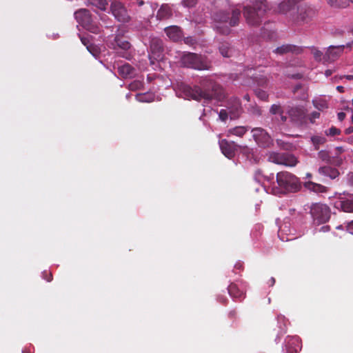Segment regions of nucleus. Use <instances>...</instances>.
Listing matches in <instances>:
<instances>
[{
    "instance_id": "nucleus-61",
    "label": "nucleus",
    "mask_w": 353,
    "mask_h": 353,
    "mask_svg": "<svg viewBox=\"0 0 353 353\" xmlns=\"http://www.w3.org/2000/svg\"><path fill=\"white\" fill-rule=\"evenodd\" d=\"M347 142H348L350 144H351V145H353V137H350V138H348V139H347Z\"/></svg>"
},
{
    "instance_id": "nucleus-17",
    "label": "nucleus",
    "mask_w": 353,
    "mask_h": 353,
    "mask_svg": "<svg viewBox=\"0 0 353 353\" xmlns=\"http://www.w3.org/2000/svg\"><path fill=\"white\" fill-rule=\"evenodd\" d=\"M288 114L291 119L299 125L305 123V113L303 108L294 107L289 110Z\"/></svg>"
},
{
    "instance_id": "nucleus-62",
    "label": "nucleus",
    "mask_w": 353,
    "mask_h": 353,
    "mask_svg": "<svg viewBox=\"0 0 353 353\" xmlns=\"http://www.w3.org/2000/svg\"><path fill=\"white\" fill-rule=\"evenodd\" d=\"M280 115H281V119L282 121L285 122L287 119V117L283 115V114H280Z\"/></svg>"
},
{
    "instance_id": "nucleus-13",
    "label": "nucleus",
    "mask_w": 353,
    "mask_h": 353,
    "mask_svg": "<svg viewBox=\"0 0 353 353\" xmlns=\"http://www.w3.org/2000/svg\"><path fill=\"white\" fill-rule=\"evenodd\" d=\"M345 46H330L323 56L324 62L331 63L338 59L342 54Z\"/></svg>"
},
{
    "instance_id": "nucleus-5",
    "label": "nucleus",
    "mask_w": 353,
    "mask_h": 353,
    "mask_svg": "<svg viewBox=\"0 0 353 353\" xmlns=\"http://www.w3.org/2000/svg\"><path fill=\"white\" fill-rule=\"evenodd\" d=\"M268 161L287 167H294L298 163L297 158L289 152H272L268 154Z\"/></svg>"
},
{
    "instance_id": "nucleus-55",
    "label": "nucleus",
    "mask_w": 353,
    "mask_h": 353,
    "mask_svg": "<svg viewBox=\"0 0 353 353\" xmlns=\"http://www.w3.org/2000/svg\"><path fill=\"white\" fill-rule=\"evenodd\" d=\"M45 279L48 282L51 281L52 280V274L50 272L48 273V275L46 277H45Z\"/></svg>"
},
{
    "instance_id": "nucleus-45",
    "label": "nucleus",
    "mask_w": 353,
    "mask_h": 353,
    "mask_svg": "<svg viewBox=\"0 0 353 353\" xmlns=\"http://www.w3.org/2000/svg\"><path fill=\"white\" fill-rule=\"evenodd\" d=\"M81 41L82 42V43L85 46L87 47V46H89L90 44H92L90 41H89V39L88 37H81Z\"/></svg>"
},
{
    "instance_id": "nucleus-4",
    "label": "nucleus",
    "mask_w": 353,
    "mask_h": 353,
    "mask_svg": "<svg viewBox=\"0 0 353 353\" xmlns=\"http://www.w3.org/2000/svg\"><path fill=\"white\" fill-rule=\"evenodd\" d=\"M276 179L279 188L288 192H296L301 188L299 178L287 171L278 172Z\"/></svg>"
},
{
    "instance_id": "nucleus-19",
    "label": "nucleus",
    "mask_w": 353,
    "mask_h": 353,
    "mask_svg": "<svg viewBox=\"0 0 353 353\" xmlns=\"http://www.w3.org/2000/svg\"><path fill=\"white\" fill-rule=\"evenodd\" d=\"M302 50H303L301 47L291 44H285L276 48L274 50V52L280 55H283L289 52L300 54L302 52Z\"/></svg>"
},
{
    "instance_id": "nucleus-21",
    "label": "nucleus",
    "mask_w": 353,
    "mask_h": 353,
    "mask_svg": "<svg viewBox=\"0 0 353 353\" xmlns=\"http://www.w3.org/2000/svg\"><path fill=\"white\" fill-rule=\"evenodd\" d=\"M318 173L320 175L329 177L331 179H335L340 174L339 171L336 168L328 165L320 167L318 169Z\"/></svg>"
},
{
    "instance_id": "nucleus-28",
    "label": "nucleus",
    "mask_w": 353,
    "mask_h": 353,
    "mask_svg": "<svg viewBox=\"0 0 353 353\" xmlns=\"http://www.w3.org/2000/svg\"><path fill=\"white\" fill-rule=\"evenodd\" d=\"M295 3L294 0L283 1L279 5V12L283 14L286 13L294 8Z\"/></svg>"
},
{
    "instance_id": "nucleus-36",
    "label": "nucleus",
    "mask_w": 353,
    "mask_h": 353,
    "mask_svg": "<svg viewBox=\"0 0 353 353\" xmlns=\"http://www.w3.org/2000/svg\"><path fill=\"white\" fill-rule=\"evenodd\" d=\"M341 132V130L339 128H336L334 126H332L330 129L325 131V134L327 136H331L334 137L335 135H339Z\"/></svg>"
},
{
    "instance_id": "nucleus-35",
    "label": "nucleus",
    "mask_w": 353,
    "mask_h": 353,
    "mask_svg": "<svg viewBox=\"0 0 353 353\" xmlns=\"http://www.w3.org/2000/svg\"><path fill=\"white\" fill-rule=\"evenodd\" d=\"M88 3L95 6L100 9H105V7L107 4L105 0H88Z\"/></svg>"
},
{
    "instance_id": "nucleus-32",
    "label": "nucleus",
    "mask_w": 353,
    "mask_h": 353,
    "mask_svg": "<svg viewBox=\"0 0 353 353\" xmlns=\"http://www.w3.org/2000/svg\"><path fill=\"white\" fill-rule=\"evenodd\" d=\"M215 29L221 34L228 35L230 33V27L225 24L219 23L215 26Z\"/></svg>"
},
{
    "instance_id": "nucleus-31",
    "label": "nucleus",
    "mask_w": 353,
    "mask_h": 353,
    "mask_svg": "<svg viewBox=\"0 0 353 353\" xmlns=\"http://www.w3.org/2000/svg\"><path fill=\"white\" fill-rule=\"evenodd\" d=\"M318 157L323 161H325L329 164H332L333 158L330 155V152L327 150H321L318 153Z\"/></svg>"
},
{
    "instance_id": "nucleus-42",
    "label": "nucleus",
    "mask_w": 353,
    "mask_h": 353,
    "mask_svg": "<svg viewBox=\"0 0 353 353\" xmlns=\"http://www.w3.org/2000/svg\"><path fill=\"white\" fill-rule=\"evenodd\" d=\"M320 117V112L317 111H314L312 112L309 116L308 119L310 121V123H314L315 121V119H319Z\"/></svg>"
},
{
    "instance_id": "nucleus-3",
    "label": "nucleus",
    "mask_w": 353,
    "mask_h": 353,
    "mask_svg": "<svg viewBox=\"0 0 353 353\" xmlns=\"http://www.w3.org/2000/svg\"><path fill=\"white\" fill-rule=\"evenodd\" d=\"M181 62L183 66L197 70H205L211 68V62L201 54L193 52L184 53Z\"/></svg>"
},
{
    "instance_id": "nucleus-26",
    "label": "nucleus",
    "mask_w": 353,
    "mask_h": 353,
    "mask_svg": "<svg viewBox=\"0 0 353 353\" xmlns=\"http://www.w3.org/2000/svg\"><path fill=\"white\" fill-rule=\"evenodd\" d=\"M304 187L308 190L316 193H325L327 191V187L319 183H314L312 181L305 182L304 183Z\"/></svg>"
},
{
    "instance_id": "nucleus-40",
    "label": "nucleus",
    "mask_w": 353,
    "mask_h": 353,
    "mask_svg": "<svg viewBox=\"0 0 353 353\" xmlns=\"http://www.w3.org/2000/svg\"><path fill=\"white\" fill-rule=\"evenodd\" d=\"M85 28L88 30L90 32L97 34L99 32L100 29L97 26L93 25L92 22H90V25L88 26H84Z\"/></svg>"
},
{
    "instance_id": "nucleus-16",
    "label": "nucleus",
    "mask_w": 353,
    "mask_h": 353,
    "mask_svg": "<svg viewBox=\"0 0 353 353\" xmlns=\"http://www.w3.org/2000/svg\"><path fill=\"white\" fill-rule=\"evenodd\" d=\"M74 17L77 22L83 27L90 25L92 17L89 10L86 9H79L74 12Z\"/></svg>"
},
{
    "instance_id": "nucleus-23",
    "label": "nucleus",
    "mask_w": 353,
    "mask_h": 353,
    "mask_svg": "<svg viewBox=\"0 0 353 353\" xmlns=\"http://www.w3.org/2000/svg\"><path fill=\"white\" fill-rule=\"evenodd\" d=\"M229 294L235 299L241 300L245 297V292L240 290L236 284L232 283L228 288Z\"/></svg>"
},
{
    "instance_id": "nucleus-8",
    "label": "nucleus",
    "mask_w": 353,
    "mask_h": 353,
    "mask_svg": "<svg viewBox=\"0 0 353 353\" xmlns=\"http://www.w3.org/2000/svg\"><path fill=\"white\" fill-rule=\"evenodd\" d=\"M316 15V10L313 8L305 4H301L297 8V17L296 21L300 23H309Z\"/></svg>"
},
{
    "instance_id": "nucleus-56",
    "label": "nucleus",
    "mask_w": 353,
    "mask_h": 353,
    "mask_svg": "<svg viewBox=\"0 0 353 353\" xmlns=\"http://www.w3.org/2000/svg\"><path fill=\"white\" fill-rule=\"evenodd\" d=\"M325 74L326 77H330L332 74V71L331 70H327L325 72Z\"/></svg>"
},
{
    "instance_id": "nucleus-15",
    "label": "nucleus",
    "mask_w": 353,
    "mask_h": 353,
    "mask_svg": "<svg viewBox=\"0 0 353 353\" xmlns=\"http://www.w3.org/2000/svg\"><path fill=\"white\" fill-rule=\"evenodd\" d=\"M111 48L117 50L118 49H121L124 51H127L131 47L130 43L125 39L123 34H117L114 40L110 43Z\"/></svg>"
},
{
    "instance_id": "nucleus-37",
    "label": "nucleus",
    "mask_w": 353,
    "mask_h": 353,
    "mask_svg": "<svg viewBox=\"0 0 353 353\" xmlns=\"http://www.w3.org/2000/svg\"><path fill=\"white\" fill-rule=\"evenodd\" d=\"M270 112L272 114H282L283 111L280 105L273 104L270 110Z\"/></svg>"
},
{
    "instance_id": "nucleus-1",
    "label": "nucleus",
    "mask_w": 353,
    "mask_h": 353,
    "mask_svg": "<svg viewBox=\"0 0 353 353\" xmlns=\"http://www.w3.org/2000/svg\"><path fill=\"white\" fill-rule=\"evenodd\" d=\"M200 86L191 87L181 83L179 85V92L185 99H192L196 101L201 99L221 101L224 99L225 94L223 88L208 77H201L199 81Z\"/></svg>"
},
{
    "instance_id": "nucleus-64",
    "label": "nucleus",
    "mask_w": 353,
    "mask_h": 353,
    "mask_svg": "<svg viewBox=\"0 0 353 353\" xmlns=\"http://www.w3.org/2000/svg\"><path fill=\"white\" fill-rule=\"evenodd\" d=\"M311 177H312V174H310V173L306 174V178H311Z\"/></svg>"
},
{
    "instance_id": "nucleus-12",
    "label": "nucleus",
    "mask_w": 353,
    "mask_h": 353,
    "mask_svg": "<svg viewBox=\"0 0 353 353\" xmlns=\"http://www.w3.org/2000/svg\"><path fill=\"white\" fill-rule=\"evenodd\" d=\"M231 119H236L239 117L242 112L241 101L236 97L230 98L226 105Z\"/></svg>"
},
{
    "instance_id": "nucleus-52",
    "label": "nucleus",
    "mask_w": 353,
    "mask_h": 353,
    "mask_svg": "<svg viewBox=\"0 0 353 353\" xmlns=\"http://www.w3.org/2000/svg\"><path fill=\"white\" fill-rule=\"evenodd\" d=\"M352 132H353V127H349V128H346L345 130V133L346 134H350Z\"/></svg>"
},
{
    "instance_id": "nucleus-27",
    "label": "nucleus",
    "mask_w": 353,
    "mask_h": 353,
    "mask_svg": "<svg viewBox=\"0 0 353 353\" xmlns=\"http://www.w3.org/2000/svg\"><path fill=\"white\" fill-rule=\"evenodd\" d=\"M248 131V128L245 126H236L228 130L227 136L234 135L242 137Z\"/></svg>"
},
{
    "instance_id": "nucleus-53",
    "label": "nucleus",
    "mask_w": 353,
    "mask_h": 353,
    "mask_svg": "<svg viewBox=\"0 0 353 353\" xmlns=\"http://www.w3.org/2000/svg\"><path fill=\"white\" fill-rule=\"evenodd\" d=\"M302 88V85L301 84H297L294 86V92H296L299 89H301Z\"/></svg>"
},
{
    "instance_id": "nucleus-47",
    "label": "nucleus",
    "mask_w": 353,
    "mask_h": 353,
    "mask_svg": "<svg viewBox=\"0 0 353 353\" xmlns=\"http://www.w3.org/2000/svg\"><path fill=\"white\" fill-rule=\"evenodd\" d=\"M347 182L350 185H353V172H350L347 174Z\"/></svg>"
},
{
    "instance_id": "nucleus-43",
    "label": "nucleus",
    "mask_w": 353,
    "mask_h": 353,
    "mask_svg": "<svg viewBox=\"0 0 353 353\" xmlns=\"http://www.w3.org/2000/svg\"><path fill=\"white\" fill-rule=\"evenodd\" d=\"M88 50L94 56H97L99 53V50L95 46L90 44L87 46Z\"/></svg>"
},
{
    "instance_id": "nucleus-22",
    "label": "nucleus",
    "mask_w": 353,
    "mask_h": 353,
    "mask_svg": "<svg viewBox=\"0 0 353 353\" xmlns=\"http://www.w3.org/2000/svg\"><path fill=\"white\" fill-rule=\"evenodd\" d=\"M150 49L152 54H158L163 51V42L159 37H150Z\"/></svg>"
},
{
    "instance_id": "nucleus-49",
    "label": "nucleus",
    "mask_w": 353,
    "mask_h": 353,
    "mask_svg": "<svg viewBox=\"0 0 353 353\" xmlns=\"http://www.w3.org/2000/svg\"><path fill=\"white\" fill-rule=\"evenodd\" d=\"M337 117H338V119L340 121H342L345 119V114L343 112H340L338 113L337 114Z\"/></svg>"
},
{
    "instance_id": "nucleus-44",
    "label": "nucleus",
    "mask_w": 353,
    "mask_h": 353,
    "mask_svg": "<svg viewBox=\"0 0 353 353\" xmlns=\"http://www.w3.org/2000/svg\"><path fill=\"white\" fill-rule=\"evenodd\" d=\"M184 42L185 43L191 46L195 43V40L192 37H188L184 38Z\"/></svg>"
},
{
    "instance_id": "nucleus-57",
    "label": "nucleus",
    "mask_w": 353,
    "mask_h": 353,
    "mask_svg": "<svg viewBox=\"0 0 353 353\" xmlns=\"http://www.w3.org/2000/svg\"><path fill=\"white\" fill-rule=\"evenodd\" d=\"M343 77L349 81L353 80V75H345Z\"/></svg>"
},
{
    "instance_id": "nucleus-46",
    "label": "nucleus",
    "mask_w": 353,
    "mask_h": 353,
    "mask_svg": "<svg viewBox=\"0 0 353 353\" xmlns=\"http://www.w3.org/2000/svg\"><path fill=\"white\" fill-rule=\"evenodd\" d=\"M261 177H263V175L262 174V170H257L256 172H255V178L256 179H258L259 181L261 180Z\"/></svg>"
},
{
    "instance_id": "nucleus-48",
    "label": "nucleus",
    "mask_w": 353,
    "mask_h": 353,
    "mask_svg": "<svg viewBox=\"0 0 353 353\" xmlns=\"http://www.w3.org/2000/svg\"><path fill=\"white\" fill-rule=\"evenodd\" d=\"M347 230L352 234H353V221L349 222L347 225Z\"/></svg>"
},
{
    "instance_id": "nucleus-20",
    "label": "nucleus",
    "mask_w": 353,
    "mask_h": 353,
    "mask_svg": "<svg viewBox=\"0 0 353 353\" xmlns=\"http://www.w3.org/2000/svg\"><path fill=\"white\" fill-rule=\"evenodd\" d=\"M285 346L287 353H298L301 350L299 339L296 336H288Z\"/></svg>"
},
{
    "instance_id": "nucleus-2",
    "label": "nucleus",
    "mask_w": 353,
    "mask_h": 353,
    "mask_svg": "<svg viewBox=\"0 0 353 353\" xmlns=\"http://www.w3.org/2000/svg\"><path fill=\"white\" fill-rule=\"evenodd\" d=\"M267 10L266 0H255L252 6H244L243 14L249 26H258L262 22Z\"/></svg>"
},
{
    "instance_id": "nucleus-54",
    "label": "nucleus",
    "mask_w": 353,
    "mask_h": 353,
    "mask_svg": "<svg viewBox=\"0 0 353 353\" xmlns=\"http://www.w3.org/2000/svg\"><path fill=\"white\" fill-rule=\"evenodd\" d=\"M336 90H337L339 92H341V93H342V92H345V88H344V87H343L342 85H338V86L336 87Z\"/></svg>"
},
{
    "instance_id": "nucleus-51",
    "label": "nucleus",
    "mask_w": 353,
    "mask_h": 353,
    "mask_svg": "<svg viewBox=\"0 0 353 353\" xmlns=\"http://www.w3.org/2000/svg\"><path fill=\"white\" fill-rule=\"evenodd\" d=\"M263 178L269 181V182H271V181H274V174H271L269 176H263Z\"/></svg>"
},
{
    "instance_id": "nucleus-38",
    "label": "nucleus",
    "mask_w": 353,
    "mask_h": 353,
    "mask_svg": "<svg viewBox=\"0 0 353 353\" xmlns=\"http://www.w3.org/2000/svg\"><path fill=\"white\" fill-rule=\"evenodd\" d=\"M312 53L315 60L319 61L322 59H323L324 55L323 54V52L321 51H320L319 50H318L317 48L313 47L312 48Z\"/></svg>"
},
{
    "instance_id": "nucleus-58",
    "label": "nucleus",
    "mask_w": 353,
    "mask_h": 353,
    "mask_svg": "<svg viewBox=\"0 0 353 353\" xmlns=\"http://www.w3.org/2000/svg\"><path fill=\"white\" fill-rule=\"evenodd\" d=\"M275 283V279L274 277H272L270 280V285L271 286L274 285Z\"/></svg>"
},
{
    "instance_id": "nucleus-60",
    "label": "nucleus",
    "mask_w": 353,
    "mask_h": 353,
    "mask_svg": "<svg viewBox=\"0 0 353 353\" xmlns=\"http://www.w3.org/2000/svg\"><path fill=\"white\" fill-rule=\"evenodd\" d=\"M229 315H230V316H231V317H234V316H235V315H236V312H235L234 310L231 311V312L229 313Z\"/></svg>"
},
{
    "instance_id": "nucleus-18",
    "label": "nucleus",
    "mask_w": 353,
    "mask_h": 353,
    "mask_svg": "<svg viewBox=\"0 0 353 353\" xmlns=\"http://www.w3.org/2000/svg\"><path fill=\"white\" fill-rule=\"evenodd\" d=\"M334 207L341 209L343 212L347 213H353V201L339 197V201L334 203Z\"/></svg>"
},
{
    "instance_id": "nucleus-10",
    "label": "nucleus",
    "mask_w": 353,
    "mask_h": 353,
    "mask_svg": "<svg viewBox=\"0 0 353 353\" xmlns=\"http://www.w3.org/2000/svg\"><path fill=\"white\" fill-rule=\"evenodd\" d=\"M219 143L223 155L230 159L235 156L236 152L241 148L235 142L229 141L226 139L220 140Z\"/></svg>"
},
{
    "instance_id": "nucleus-24",
    "label": "nucleus",
    "mask_w": 353,
    "mask_h": 353,
    "mask_svg": "<svg viewBox=\"0 0 353 353\" xmlns=\"http://www.w3.org/2000/svg\"><path fill=\"white\" fill-rule=\"evenodd\" d=\"M118 72L122 78H131L134 75V68L129 63H125L118 68Z\"/></svg>"
},
{
    "instance_id": "nucleus-50",
    "label": "nucleus",
    "mask_w": 353,
    "mask_h": 353,
    "mask_svg": "<svg viewBox=\"0 0 353 353\" xmlns=\"http://www.w3.org/2000/svg\"><path fill=\"white\" fill-rule=\"evenodd\" d=\"M234 270H239L241 271V270H243V264L240 262H238L236 263L235 265H234Z\"/></svg>"
},
{
    "instance_id": "nucleus-6",
    "label": "nucleus",
    "mask_w": 353,
    "mask_h": 353,
    "mask_svg": "<svg viewBox=\"0 0 353 353\" xmlns=\"http://www.w3.org/2000/svg\"><path fill=\"white\" fill-rule=\"evenodd\" d=\"M240 15L241 11L239 9L232 10L230 18L229 12L220 10L214 12L212 17L214 21L219 23H227L229 21L230 26L234 27L239 24Z\"/></svg>"
},
{
    "instance_id": "nucleus-14",
    "label": "nucleus",
    "mask_w": 353,
    "mask_h": 353,
    "mask_svg": "<svg viewBox=\"0 0 353 353\" xmlns=\"http://www.w3.org/2000/svg\"><path fill=\"white\" fill-rule=\"evenodd\" d=\"M164 32L168 37L173 42H178L183 38L182 29L177 26H170L164 28Z\"/></svg>"
},
{
    "instance_id": "nucleus-39",
    "label": "nucleus",
    "mask_w": 353,
    "mask_h": 353,
    "mask_svg": "<svg viewBox=\"0 0 353 353\" xmlns=\"http://www.w3.org/2000/svg\"><path fill=\"white\" fill-rule=\"evenodd\" d=\"M197 3H198V0H183L182 1V4L185 7H188V8L194 7L196 5Z\"/></svg>"
},
{
    "instance_id": "nucleus-11",
    "label": "nucleus",
    "mask_w": 353,
    "mask_h": 353,
    "mask_svg": "<svg viewBox=\"0 0 353 353\" xmlns=\"http://www.w3.org/2000/svg\"><path fill=\"white\" fill-rule=\"evenodd\" d=\"M252 133L255 141L261 147H268L271 141V137L268 133L261 128H255L252 130Z\"/></svg>"
},
{
    "instance_id": "nucleus-63",
    "label": "nucleus",
    "mask_w": 353,
    "mask_h": 353,
    "mask_svg": "<svg viewBox=\"0 0 353 353\" xmlns=\"http://www.w3.org/2000/svg\"><path fill=\"white\" fill-rule=\"evenodd\" d=\"M301 77V75L299 74H296L292 75V78L300 79Z\"/></svg>"
},
{
    "instance_id": "nucleus-29",
    "label": "nucleus",
    "mask_w": 353,
    "mask_h": 353,
    "mask_svg": "<svg viewBox=\"0 0 353 353\" xmlns=\"http://www.w3.org/2000/svg\"><path fill=\"white\" fill-rule=\"evenodd\" d=\"M327 3L333 8H345L349 5L348 2L353 3V0H326Z\"/></svg>"
},
{
    "instance_id": "nucleus-33",
    "label": "nucleus",
    "mask_w": 353,
    "mask_h": 353,
    "mask_svg": "<svg viewBox=\"0 0 353 353\" xmlns=\"http://www.w3.org/2000/svg\"><path fill=\"white\" fill-rule=\"evenodd\" d=\"M170 15V10L169 8L162 6L157 12V17L159 19H165V17Z\"/></svg>"
},
{
    "instance_id": "nucleus-59",
    "label": "nucleus",
    "mask_w": 353,
    "mask_h": 353,
    "mask_svg": "<svg viewBox=\"0 0 353 353\" xmlns=\"http://www.w3.org/2000/svg\"><path fill=\"white\" fill-rule=\"evenodd\" d=\"M137 3L139 6H142L143 5H144L145 2L143 0H138Z\"/></svg>"
},
{
    "instance_id": "nucleus-30",
    "label": "nucleus",
    "mask_w": 353,
    "mask_h": 353,
    "mask_svg": "<svg viewBox=\"0 0 353 353\" xmlns=\"http://www.w3.org/2000/svg\"><path fill=\"white\" fill-rule=\"evenodd\" d=\"M311 141L316 150H319L320 145H323L326 142V139L323 136L315 135L311 137Z\"/></svg>"
},
{
    "instance_id": "nucleus-34",
    "label": "nucleus",
    "mask_w": 353,
    "mask_h": 353,
    "mask_svg": "<svg viewBox=\"0 0 353 353\" xmlns=\"http://www.w3.org/2000/svg\"><path fill=\"white\" fill-rule=\"evenodd\" d=\"M254 92H255V94L256 95V97L259 99L264 101H268V94L265 91H264L260 88H257V89H255Z\"/></svg>"
},
{
    "instance_id": "nucleus-9",
    "label": "nucleus",
    "mask_w": 353,
    "mask_h": 353,
    "mask_svg": "<svg viewBox=\"0 0 353 353\" xmlns=\"http://www.w3.org/2000/svg\"><path fill=\"white\" fill-rule=\"evenodd\" d=\"M111 11L115 19L122 23L128 22L130 16L128 10L123 3L114 1L111 3Z\"/></svg>"
},
{
    "instance_id": "nucleus-41",
    "label": "nucleus",
    "mask_w": 353,
    "mask_h": 353,
    "mask_svg": "<svg viewBox=\"0 0 353 353\" xmlns=\"http://www.w3.org/2000/svg\"><path fill=\"white\" fill-rule=\"evenodd\" d=\"M229 115L230 114L228 111L224 109L221 110L219 114L220 119L223 121H225L228 119Z\"/></svg>"
},
{
    "instance_id": "nucleus-7",
    "label": "nucleus",
    "mask_w": 353,
    "mask_h": 353,
    "mask_svg": "<svg viewBox=\"0 0 353 353\" xmlns=\"http://www.w3.org/2000/svg\"><path fill=\"white\" fill-rule=\"evenodd\" d=\"M310 214L316 223L322 224L329 221L330 209L325 204L314 203L310 208Z\"/></svg>"
},
{
    "instance_id": "nucleus-25",
    "label": "nucleus",
    "mask_w": 353,
    "mask_h": 353,
    "mask_svg": "<svg viewBox=\"0 0 353 353\" xmlns=\"http://www.w3.org/2000/svg\"><path fill=\"white\" fill-rule=\"evenodd\" d=\"M219 50L223 57L228 58L231 57L234 52V48L226 41L220 43Z\"/></svg>"
}]
</instances>
